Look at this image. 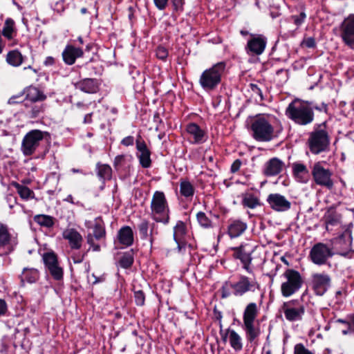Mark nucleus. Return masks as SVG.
Here are the masks:
<instances>
[{
	"label": "nucleus",
	"instance_id": "1",
	"mask_svg": "<svg viewBox=\"0 0 354 354\" xmlns=\"http://www.w3.org/2000/svg\"><path fill=\"white\" fill-rule=\"evenodd\" d=\"M286 115L299 125H307L314 120V112L310 104L300 100H295L289 104Z\"/></svg>",
	"mask_w": 354,
	"mask_h": 354
},
{
	"label": "nucleus",
	"instance_id": "2",
	"mask_svg": "<svg viewBox=\"0 0 354 354\" xmlns=\"http://www.w3.org/2000/svg\"><path fill=\"white\" fill-rule=\"evenodd\" d=\"M225 68V62H218L204 71L199 80L201 86L206 91L215 88L221 82V76Z\"/></svg>",
	"mask_w": 354,
	"mask_h": 354
},
{
	"label": "nucleus",
	"instance_id": "3",
	"mask_svg": "<svg viewBox=\"0 0 354 354\" xmlns=\"http://www.w3.org/2000/svg\"><path fill=\"white\" fill-rule=\"evenodd\" d=\"M151 210L153 218L157 222L167 223L169 221V207L165 196L162 192L156 191L151 202Z\"/></svg>",
	"mask_w": 354,
	"mask_h": 354
},
{
	"label": "nucleus",
	"instance_id": "4",
	"mask_svg": "<svg viewBox=\"0 0 354 354\" xmlns=\"http://www.w3.org/2000/svg\"><path fill=\"white\" fill-rule=\"evenodd\" d=\"M285 281L281 283V294L288 297L297 292L303 284V279L298 271L288 269L283 273Z\"/></svg>",
	"mask_w": 354,
	"mask_h": 354
},
{
	"label": "nucleus",
	"instance_id": "5",
	"mask_svg": "<svg viewBox=\"0 0 354 354\" xmlns=\"http://www.w3.org/2000/svg\"><path fill=\"white\" fill-rule=\"evenodd\" d=\"M251 129L253 137L257 141H270L273 137L274 128L263 118H256L252 123Z\"/></svg>",
	"mask_w": 354,
	"mask_h": 354
},
{
	"label": "nucleus",
	"instance_id": "6",
	"mask_svg": "<svg viewBox=\"0 0 354 354\" xmlns=\"http://www.w3.org/2000/svg\"><path fill=\"white\" fill-rule=\"evenodd\" d=\"M46 132L38 129H35L27 133L21 142V150L24 156H30L33 154L40 142L44 139Z\"/></svg>",
	"mask_w": 354,
	"mask_h": 354
},
{
	"label": "nucleus",
	"instance_id": "7",
	"mask_svg": "<svg viewBox=\"0 0 354 354\" xmlns=\"http://www.w3.org/2000/svg\"><path fill=\"white\" fill-rule=\"evenodd\" d=\"M334 254L333 248L325 243H317L310 250L308 258L315 264L324 265Z\"/></svg>",
	"mask_w": 354,
	"mask_h": 354
},
{
	"label": "nucleus",
	"instance_id": "8",
	"mask_svg": "<svg viewBox=\"0 0 354 354\" xmlns=\"http://www.w3.org/2000/svg\"><path fill=\"white\" fill-rule=\"evenodd\" d=\"M281 310L286 319L289 322L301 321L305 313L304 306L297 300L284 302L281 306Z\"/></svg>",
	"mask_w": 354,
	"mask_h": 354
},
{
	"label": "nucleus",
	"instance_id": "9",
	"mask_svg": "<svg viewBox=\"0 0 354 354\" xmlns=\"http://www.w3.org/2000/svg\"><path fill=\"white\" fill-rule=\"evenodd\" d=\"M339 36L344 44L354 49V14H350L339 25Z\"/></svg>",
	"mask_w": 354,
	"mask_h": 354
},
{
	"label": "nucleus",
	"instance_id": "10",
	"mask_svg": "<svg viewBox=\"0 0 354 354\" xmlns=\"http://www.w3.org/2000/svg\"><path fill=\"white\" fill-rule=\"evenodd\" d=\"M308 144L312 153L318 154L324 151L329 144L327 132L322 129L312 132L308 140Z\"/></svg>",
	"mask_w": 354,
	"mask_h": 354
},
{
	"label": "nucleus",
	"instance_id": "11",
	"mask_svg": "<svg viewBox=\"0 0 354 354\" xmlns=\"http://www.w3.org/2000/svg\"><path fill=\"white\" fill-rule=\"evenodd\" d=\"M230 287L233 290V293L235 296H243L248 292H254L257 289H259V284L255 277L241 275L239 281L232 283Z\"/></svg>",
	"mask_w": 354,
	"mask_h": 354
},
{
	"label": "nucleus",
	"instance_id": "12",
	"mask_svg": "<svg viewBox=\"0 0 354 354\" xmlns=\"http://www.w3.org/2000/svg\"><path fill=\"white\" fill-rule=\"evenodd\" d=\"M312 176L317 185L331 189L333 187L332 172L324 168L320 162H316L312 169Z\"/></svg>",
	"mask_w": 354,
	"mask_h": 354
},
{
	"label": "nucleus",
	"instance_id": "13",
	"mask_svg": "<svg viewBox=\"0 0 354 354\" xmlns=\"http://www.w3.org/2000/svg\"><path fill=\"white\" fill-rule=\"evenodd\" d=\"M333 244L338 254L344 257H349L353 252L351 244L352 236L351 231L349 228L346 229L342 235L333 241Z\"/></svg>",
	"mask_w": 354,
	"mask_h": 354
},
{
	"label": "nucleus",
	"instance_id": "14",
	"mask_svg": "<svg viewBox=\"0 0 354 354\" xmlns=\"http://www.w3.org/2000/svg\"><path fill=\"white\" fill-rule=\"evenodd\" d=\"M234 257L240 259L243 265V268L249 273L252 272L250 265L252 261L251 254L254 252V246L250 244H244L234 249Z\"/></svg>",
	"mask_w": 354,
	"mask_h": 354
},
{
	"label": "nucleus",
	"instance_id": "15",
	"mask_svg": "<svg viewBox=\"0 0 354 354\" xmlns=\"http://www.w3.org/2000/svg\"><path fill=\"white\" fill-rule=\"evenodd\" d=\"M267 202L270 207L276 212H286L290 209L291 203L279 194L268 195Z\"/></svg>",
	"mask_w": 354,
	"mask_h": 354
},
{
	"label": "nucleus",
	"instance_id": "16",
	"mask_svg": "<svg viewBox=\"0 0 354 354\" xmlns=\"http://www.w3.org/2000/svg\"><path fill=\"white\" fill-rule=\"evenodd\" d=\"M62 237L67 241L72 250H80L83 243V237L75 228L68 227L62 232Z\"/></svg>",
	"mask_w": 354,
	"mask_h": 354
},
{
	"label": "nucleus",
	"instance_id": "17",
	"mask_svg": "<svg viewBox=\"0 0 354 354\" xmlns=\"http://www.w3.org/2000/svg\"><path fill=\"white\" fill-rule=\"evenodd\" d=\"M311 283L317 295H322L330 286V278L325 273H314L312 275Z\"/></svg>",
	"mask_w": 354,
	"mask_h": 354
},
{
	"label": "nucleus",
	"instance_id": "18",
	"mask_svg": "<svg viewBox=\"0 0 354 354\" xmlns=\"http://www.w3.org/2000/svg\"><path fill=\"white\" fill-rule=\"evenodd\" d=\"M186 131L189 136V140L192 143L199 144L205 142L206 133L196 123H189L186 127Z\"/></svg>",
	"mask_w": 354,
	"mask_h": 354
},
{
	"label": "nucleus",
	"instance_id": "19",
	"mask_svg": "<svg viewBox=\"0 0 354 354\" xmlns=\"http://www.w3.org/2000/svg\"><path fill=\"white\" fill-rule=\"evenodd\" d=\"M62 55L65 64L72 65L75 62L77 58L82 57L84 55V52L80 48H77L73 45H67Z\"/></svg>",
	"mask_w": 354,
	"mask_h": 354
},
{
	"label": "nucleus",
	"instance_id": "20",
	"mask_svg": "<svg viewBox=\"0 0 354 354\" xmlns=\"http://www.w3.org/2000/svg\"><path fill=\"white\" fill-rule=\"evenodd\" d=\"M136 149L138 151V157L140 163L144 168L149 167L151 165L150 151L147 149L145 142L140 137L136 140Z\"/></svg>",
	"mask_w": 354,
	"mask_h": 354
},
{
	"label": "nucleus",
	"instance_id": "21",
	"mask_svg": "<svg viewBox=\"0 0 354 354\" xmlns=\"http://www.w3.org/2000/svg\"><path fill=\"white\" fill-rule=\"evenodd\" d=\"M25 99L28 103H37L43 102L46 99V95L42 91L35 86H28L24 90Z\"/></svg>",
	"mask_w": 354,
	"mask_h": 354
},
{
	"label": "nucleus",
	"instance_id": "22",
	"mask_svg": "<svg viewBox=\"0 0 354 354\" xmlns=\"http://www.w3.org/2000/svg\"><path fill=\"white\" fill-rule=\"evenodd\" d=\"M186 234V226L182 221H178L174 227V239L178 245V252H181L185 247V236Z\"/></svg>",
	"mask_w": 354,
	"mask_h": 354
},
{
	"label": "nucleus",
	"instance_id": "23",
	"mask_svg": "<svg viewBox=\"0 0 354 354\" xmlns=\"http://www.w3.org/2000/svg\"><path fill=\"white\" fill-rule=\"evenodd\" d=\"M266 45V40L262 37H255L248 42L247 49L254 55H261Z\"/></svg>",
	"mask_w": 354,
	"mask_h": 354
},
{
	"label": "nucleus",
	"instance_id": "24",
	"mask_svg": "<svg viewBox=\"0 0 354 354\" xmlns=\"http://www.w3.org/2000/svg\"><path fill=\"white\" fill-rule=\"evenodd\" d=\"M247 229V224L240 220H232L227 226V234L234 239L241 236Z\"/></svg>",
	"mask_w": 354,
	"mask_h": 354
},
{
	"label": "nucleus",
	"instance_id": "25",
	"mask_svg": "<svg viewBox=\"0 0 354 354\" xmlns=\"http://www.w3.org/2000/svg\"><path fill=\"white\" fill-rule=\"evenodd\" d=\"M283 167V162L277 158H273L266 164L264 174L271 176L279 174Z\"/></svg>",
	"mask_w": 354,
	"mask_h": 354
},
{
	"label": "nucleus",
	"instance_id": "26",
	"mask_svg": "<svg viewBox=\"0 0 354 354\" xmlns=\"http://www.w3.org/2000/svg\"><path fill=\"white\" fill-rule=\"evenodd\" d=\"M76 86L85 93H94L98 91L99 85L96 80L87 78L79 82Z\"/></svg>",
	"mask_w": 354,
	"mask_h": 354
},
{
	"label": "nucleus",
	"instance_id": "27",
	"mask_svg": "<svg viewBox=\"0 0 354 354\" xmlns=\"http://www.w3.org/2000/svg\"><path fill=\"white\" fill-rule=\"evenodd\" d=\"M119 242L126 246L132 245L133 242V234L131 228L129 226L122 227L118 234Z\"/></svg>",
	"mask_w": 354,
	"mask_h": 354
},
{
	"label": "nucleus",
	"instance_id": "28",
	"mask_svg": "<svg viewBox=\"0 0 354 354\" xmlns=\"http://www.w3.org/2000/svg\"><path fill=\"white\" fill-rule=\"evenodd\" d=\"M243 329L245 331L247 339L253 342L260 334V330L255 326L254 321H243Z\"/></svg>",
	"mask_w": 354,
	"mask_h": 354
},
{
	"label": "nucleus",
	"instance_id": "29",
	"mask_svg": "<svg viewBox=\"0 0 354 354\" xmlns=\"http://www.w3.org/2000/svg\"><path fill=\"white\" fill-rule=\"evenodd\" d=\"M26 108L28 109V114L30 118H36L39 117L45 111L46 106L44 104L37 103H25Z\"/></svg>",
	"mask_w": 354,
	"mask_h": 354
},
{
	"label": "nucleus",
	"instance_id": "30",
	"mask_svg": "<svg viewBox=\"0 0 354 354\" xmlns=\"http://www.w3.org/2000/svg\"><path fill=\"white\" fill-rule=\"evenodd\" d=\"M23 61L24 57L17 50H11L7 54L6 62L14 67L19 66Z\"/></svg>",
	"mask_w": 354,
	"mask_h": 354
},
{
	"label": "nucleus",
	"instance_id": "31",
	"mask_svg": "<svg viewBox=\"0 0 354 354\" xmlns=\"http://www.w3.org/2000/svg\"><path fill=\"white\" fill-rule=\"evenodd\" d=\"M258 315V308L255 303L248 304L243 312V321H255Z\"/></svg>",
	"mask_w": 354,
	"mask_h": 354
},
{
	"label": "nucleus",
	"instance_id": "32",
	"mask_svg": "<svg viewBox=\"0 0 354 354\" xmlns=\"http://www.w3.org/2000/svg\"><path fill=\"white\" fill-rule=\"evenodd\" d=\"M325 224L327 230H330V226H337L340 224V216L335 211H328L324 216Z\"/></svg>",
	"mask_w": 354,
	"mask_h": 354
},
{
	"label": "nucleus",
	"instance_id": "33",
	"mask_svg": "<svg viewBox=\"0 0 354 354\" xmlns=\"http://www.w3.org/2000/svg\"><path fill=\"white\" fill-rule=\"evenodd\" d=\"M34 221L41 227L50 228L55 224V218L49 215L38 214L33 218Z\"/></svg>",
	"mask_w": 354,
	"mask_h": 354
},
{
	"label": "nucleus",
	"instance_id": "34",
	"mask_svg": "<svg viewBox=\"0 0 354 354\" xmlns=\"http://www.w3.org/2000/svg\"><path fill=\"white\" fill-rule=\"evenodd\" d=\"M227 335H228L229 341L231 346L235 351H240L243 347L241 337L234 330H227Z\"/></svg>",
	"mask_w": 354,
	"mask_h": 354
},
{
	"label": "nucleus",
	"instance_id": "35",
	"mask_svg": "<svg viewBox=\"0 0 354 354\" xmlns=\"http://www.w3.org/2000/svg\"><path fill=\"white\" fill-rule=\"evenodd\" d=\"M21 281L28 283H35L39 279V272L35 268H24L21 275Z\"/></svg>",
	"mask_w": 354,
	"mask_h": 354
},
{
	"label": "nucleus",
	"instance_id": "36",
	"mask_svg": "<svg viewBox=\"0 0 354 354\" xmlns=\"http://www.w3.org/2000/svg\"><path fill=\"white\" fill-rule=\"evenodd\" d=\"M242 204L248 208L254 209L260 205L259 200L252 194H245L243 195Z\"/></svg>",
	"mask_w": 354,
	"mask_h": 354
},
{
	"label": "nucleus",
	"instance_id": "37",
	"mask_svg": "<svg viewBox=\"0 0 354 354\" xmlns=\"http://www.w3.org/2000/svg\"><path fill=\"white\" fill-rule=\"evenodd\" d=\"M11 235L6 225L0 223V248L9 244Z\"/></svg>",
	"mask_w": 354,
	"mask_h": 354
},
{
	"label": "nucleus",
	"instance_id": "38",
	"mask_svg": "<svg viewBox=\"0 0 354 354\" xmlns=\"http://www.w3.org/2000/svg\"><path fill=\"white\" fill-rule=\"evenodd\" d=\"M180 192L185 197L192 196L194 194V187L190 182L183 180L180 183Z\"/></svg>",
	"mask_w": 354,
	"mask_h": 354
},
{
	"label": "nucleus",
	"instance_id": "39",
	"mask_svg": "<svg viewBox=\"0 0 354 354\" xmlns=\"http://www.w3.org/2000/svg\"><path fill=\"white\" fill-rule=\"evenodd\" d=\"M15 22L12 19H7L5 21L4 26L2 30V35L8 39L12 38V33L15 30Z\"/></svg>",
	"mask_w": 354,
	"mask_h": 354
},
{
	"label": "nucleus",
	"instance_id": "40",
	"mask_svg": "<svg viewBox=\"0 0 354 354\" xmlns=\"http://www.w3.org/2000/svg\"><path fill=\"white\" fill-rule=\"evenodd\" d=\"M97 174L103 179H110L111 177L112 169L109 165L97 164Z\"/></svg>",
	"mask_w": 354,
	"mask_h": 354
},
{
	"label": "nucleus",
	"instance_id": "41",
	"mask_svg": "<svg viewBox=\"0 0 354 354\" xmlns=\"http://www.w3.org/2000/svg\"><path fill=\"white\" fill-rule=\"evenodd\" d=\"M15 187L17 188V192L19 196L24 199H28L32 197L33 192L28 187L16 184Z\"/></svg>",
	"mask_w": 354,
	"mask_h": 354
},
{
	"label": "nucleus",
	"instance_id": "42",
	"mask_svg": "<svg viewBox=\"0 0 354 354\" xmlns=\"http://www.w3.org/2000/svg\"><path fill=\"white\" fill-rule=\"evenodd\" d=\"M43 259L48 270L58 263L57 256L54 253H46Z\"/></svg>",
	"mask_w": 354,
	"mask_h": 354
},
{
	"label": "nucleus",
	"instance_id": "43",
	"mask_svg": "<svg viewBox=\"0 0 354 354\" xmlns=\"http://www.w3.org/2000/svg\"><path fill=\"white\" fill-rule=\"evenodd\" d=\"M48 271L52 277L56 280H59L63 277V270L60 266H59L58 263L49 268Z\"/></svg>",
	"mask_w": 354,
	"mask_h": 354
},
{
	"label": "nucleus",
	"instance_id": "44",
	"mask_svg": "<svg viewBox=\"0 0 354 354\" xmlns=\"http://www.w3.org/2000/svg\"><path fill=\"white\" fill-rule=\"evenodd\" d=\"M133 262V257L131 254H125L120 259V265L123 268H129Z\"/></svg>",
	"mask_w": 354,
	"mask_h": 354
},
{
	"label": "nucleus",
	"instance_id": "45",
	"mask_svg": "<svg viewBox=\"0 0 354 354\" xmlns=\"http://www.w3.org/2000/svg\"><path fill=\"white\" fill-rule=\"evenodd\" d=\"M199 224L204 227H209L212 225L211 221L206 216L205 213L198 212L196 215Z\"/></svg>",
	"mask_w": 354,
	"mask_h": 354
},
{
	"label": "nucleus",
	"instance_id": "46",
	"mask_svg": "<svg viewBox=\"0 0 354 354\" xmlns=\"http://www.w3.org/2000/svg\"><path fill=\"white\" fill-rule=\"evenodd\" d=\"M293 173L295 175L308 174V170L304 164L295 163L293 165Z\"/></svg>",
	"mask_w": 354,
	"mask_h": 354
},
{
	"label": "nucleus",
	"instance_id": "47",
	"mask_svg": "<svg viewBox=\"0 0 354 354\" xmlns=\"http://www.w3.org/2000/svg\"><path fill=\"white\" fill-rule=\"evenodd\" d=\"M105 235V231L104 228L100 224H96L94 227L93 234V236L97 239H100L104 237Z\"/></svg>",
	"mask_w": 354,
	"mask_h": 354
},
{
	"label": "nucleus",
	"instance_id": "48",
	"mask_svg": "<svg viewBox=\"0 0 354 354\" xmlns=\"http://www.w3.org/2000/svg\"><path fill=\"white\" fill-rule=\"evenodd\" d=\"M294 354H314L307 349L302 344H297L294 348Z\"/></svg>",
	"mask_w": 354,
	"mask_h": 354
},
{
	"label": "nucleus",
	"instance_id": "49",
	"mask_svg": "<svg viewBox=\"0 0 354 354\" xmlns=\"http://www.w3.org/2000/svg\"><path fill=\"white\" fill-rule=\"evenodd\" d=\"M135 301L137 305L142 306L145 304V297L142 290L135 292L134 294Z\"/></svg>",
	"mask_w": 354,
	"mask_h": 354
},
{
	"label": "nucleus",
	"instance_id": "50",
	"mask_svg": "<svg viewBox=\"0 0 354 354\" xmlns=\"http://www.w3.org/2000/svg\"><path fill=\"white\" fill-rule=\"evenodd\" d=\"M149 223L147 221H142L138 225L140 233L144 237H147L148 235Z\"/></svg>",
	"mask_w": 354,
	"mask_h": 354
},
{
	"label": "nucleus",
	"instance_id": "51",
	"mask_svg": "<svg viewBox=\"0 0 354 354\" xmlns=\"http://www.w3.org/2000/svg\"><path fill=\"white\" fill-rule=\"evenodd\" d=\"M250 88L252 92V94L257 97V95L259 97V100L262 101L263 100V95L262 93L261 89L254 84H250Z\"/></svg>",
	"mask_w": 354,
	"mask_h": 354
},
{
	"label": "nucleus",
	"instance_id": "52",
	"mask_svg": "<svg viewBox=\"0 0 354 354\" xmlns=\"http://www.w3.org/2000/svg\"><path fill=\"white\" fill-rule=\"evenodd\" d=\"M168 55L167 49L164 47L159 46L156 49V56L158 59L165 60Z\"/></svg>",
	"mask_w": 354,
	"mask_h": 354
},
{
	"label": "nucleus",
	"instance_id": "53",
	"mask_svg": "<svg viewBox=\"0 0 354 354\" xmlns=\"http://www.w3.org/2000/svg\"><path fill=\"white\" fill-rule=\"evenodd\" d=\"M87 243L91 245V247L93 248V251H100V246L97 244H95L94 243V236L92 234H88L87 236Z\"/></svg>",
	"mask_w": 354,
	"mask_h": 354
},
{
	"label": "nucleus",
	"instance_id": "54",
	"mask_svg": "<svg viewBox=\"0 0 354 354\" xmlns=\"http://www.w3.org/2000/svg\"><path fill=\"white\" fill-rule=\"evenodd\" d=\"M88 280L93 284H95V283L103 281L104 280V277L102 275L97 277L94 273H93L91 276L88 277Z\"/></svg>",
	"mask_w": 354,
	"mask_h": 354
},
{
	"label": "nucleus",
	"instance_id": "55",
	"mask_svg": "<svg viewBox=\"0 0 354 354\" xmlns=\"http://www.w3.org/2000/svg\"><path fill=\"white\" fill-rule=\"evenodd\" d=\"M22 95H23V93H21V94L17 95L12 96L8 100V104H17V103H19V102H22Z\"/></svg>",
	"mask_w": 354,
	"mask_h": 354
},
{
	"label": "nucleus",
	"instance_id": "56",
	"mask_svg": "<svg viewBox=\"0 0 354 354\" xmlns=\"http://www.w3.org/2000/svg\"><path fill=\"white\" fill-rule=\"evenodd\" d=\"M124 159H125V157L123 155L117 156L114 160V163H113L114 167L116 169H118L119 167H120L123 164Z\"/></svg>",
	"mask_w": 354,
	"mask_h": 354
},
{
	"label": "nucleus",
	"instance_id": "57",
	"mask_svg": "<svg viewBox=\"0 0 354 354\" xmlns=\"http://www.w3.org/2000/svg\"><path fill=\"white\" fill-rule=\"evenodd\" d=\"M153 1L156 6L159 10H164L167 7L168 3V0H153Z\"/></svg>",
	"mask_w": 354,
	"mask_h": 354
},
{
	"label": "nucleus",
	"instance_id": "58",
	"mask_svg": "<svg viewBox=\"0 0 354 354\" xmlns=\"http://www.w3.org/2000/svg\"><path fill=\"white\" fill-rule=\"evenodd\" d=\"M85 254H76L72 256V259L75 263H82L84 259Z\"/></svg>",
	"mask_w": 354,
	"mask_h": 354
},
{
	"label": "nucleus",
	"instance_id": "59",
	"mask_svg": "<svg viewBox=\"0 0 354 354\" xmlns=\"http://www.w3.org/2000/svg\"><path fill=\"white\" fill-rule=\"evenodd\" d=\"M241 162L239 160H236L231 166V171L233 173L238 171L241 167Z\"/></svg>",
	"mask_w": 354,
	"mask_h": 354
},
{
	"label": "nucleus",
	"instance_id": "60",
	"mask_svg": "<svg viewBox=\"0 0 354 354\" xmlns=\"http://www.w3.org/2000/svg\"><path fill=\"white\" fill-rule=\"evenodd\" d=\"M174 9L178 10L183 8L184 0H172Z\"/></svg>",
	"mask_w": 354,
	"mask_h": 354
},
{
	"label": "nucleus",
	"instance_id": "61",
	"mask_svg": "<svg viewBox=\"0 0 354 354\" xmlns=\"http://www.w3.org/2000/svg\"><path fill=\"white\" fill-rule=\"evenodd\" d=\"M133 142H134L133 137L127 136L122 140V144L125 146H130V145H133Z\"/></svg>",
	"mask_w": 354,
	"mask_h": 354
},
{
	"label": "nucleus",
	"instance_id": "62",
	"mask_svg": "<svg viewBox=\"0 0 354 354\" xmlns=\"http://www.w3.org/2000/svg\"><path fill=\"white\" fill-rule=\"evenodd\" d=\"M306 17V15L303 12L300 14V16H293L294 21L296 25H300Z\"/></svg>",
	"mask_w": 354,
	"mask_h": 354
},
{
	"label": "nucleus",
	"instance_id": "63",
	"mask_svg": "<svg viewBox=\"0 0 354 354\" xmlns=\"http://www.w3.org/2000/svg\"><path fill=\"white\" fill-rule=\"evenodd\" d=\"M7 310V304L3 299H0V315H4Z\"/></svg>",
	"mask_w": 354,
	"mask_h": 354
},
{
	"label": "nucleus",
	"instance_id": "64",
	"mask_svg": "<svg viewBox=\"0 0 354 354\" xmlns=\"http://www.w3.org/2000/svg\"><path fill=\"white\" fill-rule=\"evenodd\" d=\"M348 319H349V323H348L349 330H354V313L349 315Z\"/></svg>",
	"mask_w": 354,
	"mask_h": 354
}]
</instances>
